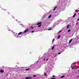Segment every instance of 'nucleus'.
<instances>
[{
	"mask_svg": "<svg viewBox=\"0 0 79 79\" xmlns=\"http://www.w3.org/2000/svg\"><path fill=\"white\" fill-rule=\"evenodd\" d=\"M29 69H30V68H28V69H26V71H28V70H29Z\"/></svg>",
	"mask_w": 79,
	"mask_h": 79,
	"instance_id": "13",
	"label": "nucleus"
},
{
	"mask_svg": "<svg viewBox=\"0 0 79 79\" xmlns=\"http://www.w3.org/2000/svg\"><path fill=\"white\" fill-rule=\"evenodd\" d=\"M44 76H47V73H44Z\"/></svg>",
	"mask_w": 79,
	"mask_h": 79,
	"instance_id": "16",
	"label": "nucleus"
},
{
	"mask_svg": "<svg viewBox=\"0 0 79 79\" xmlns=\"http://www.w3.org/2000/svg\"><path fill=\"white\" fill-rule=\"evenodd\" d=\"M70 31H71V30L69 29L68 31V32H70Z\"/></svg>",
	"mask_w": 79,
	"mask_h": 79,
	"instance_id": "19",
	"label": "nucleus"
},
{
	"mask_svg": "<svg viewBox=\"0 0 79 79\" xmlns=\"http://www.w3.org/2000/svg\"><path fill=\"white\" fill-rule=\"evenodd\" d=\"M76 15H77V14H76V13H75V14L73 15V18H74V17H75L76 16Z\"/></svg>",
	"mask_w": 79,
	"mask_h": 79,
	"instance_id": "6",
	"label": "nucleus"
},
{
	"mask_svg": "<svg viewBox=\"0 0 79 79\" xmlns=\"http://www.w3.org/2000/svg\"><path fill=\"white\" fill-rule=\"evenodd\" d=\"M75 11L77 12H78V11H77V10H75Z\"/></svg>",
	"mask_w": 79,
	"mask_h": 79,
	"instance_id": "25",
	"label": "nucleus"
},
{
	"mask_svg": "<svg viewBox=\"0 0 79 79\" xmlns=\"http://www.w3.org/2000/svg\"><path fill=\"white\" fill-rule=\"evenodd\" d=\"M56 56V55L55 56Z\"/></svg>",
	"mask_w": 79,
	"mask_h": 79,
	"instance_id": "34",
	"label": "nucleus"
},
{
	"mask_svg": "<svg viewBox=\"0 0 79 79\" xmlns=\"http://www.w3.org/2000/svg\"><path fill=\"white\" fill-rule=\"evenodd\" d=\"M0 72L1 73H4V71H3V70H1L0 71Z\"/></svg>",
	"mask_w": 79,
	"mask_h": 79,
	"instance_id": "4",
	"label": "nucleus"
},
{
	"mask_svg": "<svg viewBox=\"0 0 79 79\" xmlns=\"http://www.w3.org/2000/svg\"><path fill=\"white\" fill-rule=\"evenodd\" d=\"M33 77H36V75H33Z\"/></svg>",
	"mask_w": 79,
	"mask_h": 79,
	"instance_id": "27",
	"label": "nucleus"
},
{
	"mask_svg": "<svg viewBox=\"0 0 79 79\" xmlns=\"http://www.w3.org/2000/svg\"><path fill=\"white\" fill-rule=\"evenodd\" d=\"M77 69V68L76 67H73V69Z\"/></svg>",
	"mask_w": 79,
	"mask_h": 79,
	"instance_id": "9",
	"label": "nucleus"
},
{
	"mask_svg": "<svg viewBox=\"0 0 79 79\" xmlns=\"http://www.w3.org/2000/svg\"><path fill=\"white\" fill-rule=\"evenodd\" d=\"M52 77H55V76L53 75V76H52Z\"/></svg>",
	"mask_w": 79,
	"mask_h": 79,
	"instance_id": "32",
	"label": "nucleus"
},
{
	"mask_svg": "<svg viewBox=\"0 0 79 79\" xmlns=\"http://www.w3.org/2000/svg\"><path fill=\"white\" fill-rule=\"evenodd\" d=\"M40 26H41V25H40L38 26V27H40Z\"/></svg>",
	"mask_w": 79,
	"mask_h": 79,
	"instance_id": "20",
	"label": "nucleus"
},
{
	"mask_svg": "<svg viewBox=\"0 0 79 79\" xmlns=\"http://www.w3.org/2000/svg\"><path fill=\"white\" fill-rule=\"evenodd\" d=\"M48 59H47L46 60V61H48Z\"/></svg>",
	"mask_w": 79,
	"mask_h": 79,
	"instance_id": "30",
	"label": "nucleus"
},
{
	"mask_svg": "<svg viewBox=\"0 0 79 79\" xmlns=\"http://www.w3.org/2000/svg\"><path fill=\"white\" fill-rule=\"evenodd\" d=\"M28 31H29V29L27 28L26 30H25L24 31V33H26V32H28Z\"/></svg>",
	"mask_w": 79,
	"mask_h": 79,
	"instance_id": "1",
	"label": "nucleus"
},
{
	"mask_svg": "<svg viewBox=\"0 0 79 79\" xmlns=\"http://www.w3.org/2000/svg\"><path fill=\"white\" fill-rule=\"evenodd\" d=\"M56 8H57V6H56L54 8L53 10V11H55V10H56Z\"/></svg>",
	"mask_w": 79,
	"mask_h": 79,
	"instance_id": "5",
	"label": "nucleus"
},
{
	"mask_svg": "<svg viewBox=\"0 0 79 79\" xmlns=\"http://www.w3.org/2000/svg\"><path fill=\"white\" fill-rule=\"evenodd\" d=\"M77 21H79V18L77 19Z\"/></svg>",
	"mask_w": 79,
	"mask_h": 79,
	"instance_id": "31",
	"label": "nucleus"
},
{
	"mask_svg": "<svg viewBox=\"0 0 79 79\" xmlns=\"http://www.w3.org/2000/svg\"><path fill=\"white\" fill-rule=\"evenodd\" d=\"M21 34H22V32H20L19 33H18V35H21Z\"/></svg>",
	"mask_w": 79,
	"mask_h": 79,
	"instance_id": "11",
	"label": "nucleus"
},
{
	"mask_svg": "<svg viewBox=\"0 0 79 79\" xmlns=\"http://www.w3.org/2000/svg\"><path fill=\"white\" fill-rule=\"evenodd\" d=\"M55 41V39H53L52 40V43H53V41Z\"/></svg>",
	"mask_w": 79,
	"mask_h": 79,
	"instance_id": "22",
	"label": "nucleus"
},
{
	"mask_svg": "<svg viewBox=\"0 0 79 79\" xmlns=\"http://www.w3.org/2000/svg\"><path fill=\"white\" fill-rule=\"evenodd\" d=\"M72 39H71L69 41V44H70V43H71V42H72Z\"/></svg>",
	"mask_w": 79,
	"mask_h": 79,
	"instance_id": "7",
	"label": "nucleus"
},
{
	"mask_svg": "<svg viewBox=\"0 0 79 79\" xmlns=\"http://www.w3.org/2000/svg\"><path fill=\"white\" fill-rule=\"evenodd\" d=\"M63 77H64V76H63L60 77V78H63Z\"/></svg>",
	"mask_w": 79,
	"mask_h": 79,
	"instance_id": "17",
	"label": "nucleus"
},
{
	"mask_svg": "<svg viewBox=\"0 0 79 79\" xmlns=\"http://www.w3.org/2000/svg\"><path fill=\"white\" fill-rule=\"evenodd\" d=\"M71 66L72 69H74V67H73V66L71 65Z\"/></svg>",
	"mask_w": 79,
	"mask_h": 79,
	"instance_id": "18",
	"label": "nucleus"
},
{
	"mask_svg": "<svg viewBox=\"0 0 79 79\" xmlns=\"http://www.w3.org/2000/svg\"><path fill=\"white\" fill-rule=\"evenodd\" d=\"M43 60H45V59H44Z\"/></svg>",
	"mask_w": 79,
	"mask_h": 79,
	"instance_id": "33",
	"label": "nucleus"
},
{
	"mask_svg": "<svg viewBox=\"0 0 79 79\" xmlns=\"http://www.w3.org/2000/svg\"><path fill=\"white\" fill-rule=\"evenodd\" d=\"M50 79H55V78H50Z\"/></svg>",
	"mask_w": 79,
	"mask_h": 79,
	"instance_id": "23",
	"label": "nucleus"
},
{
	"mask_svg": "<svg viewBox=\"0 0 79 79\" xmlns=\"http://www.w3.org/2000/svg\"><path fill=\"white\" fill-rule=\"evenodd\" d=\"M61 32V31L60 30L59 31V33H60Z\"/></svg>",
	"mask_w": 79,
	"mask_h": 79,
	"instance_id": "24",
	"label": "nucleus"
},
{
	"mask_svg": "<svg viewBox=\"0 0 79 79\" xmlns=\"http://www.w3.org/2000/svg\"><path fill=\"white\" fill-rule=\"evenodd\" d=\"M30 28H31V29H33V28H34V27H30Z\"/></svg>",
	"mask_w": 79,
	"mask_h": 79,
	"instance_id": "21",
	"label": "nucleus"
},
{
	"mask_svg": "<svg viewBox=\"0 0 79 79\" xmlns=\"http://www.w3.org/2000/svg\"><path fill=\"white\" fill-rule=\"evenodd\" d=\"M50 30H52V28H49L48 29V31H50Z\"/></svg>",
	"mask_w": 79,
	"mask_h": 79,
	"instance_id": "14",
	"label": "nucleus"
},
{
	"mask_svg": "<svg viewBox=\"0 0 79 79\" xmlns=\"http://www.w3.org/2000/svg\"><path fill=\"white\" fill-rule=\"evenodd\" d=\"M54 48H55V47L54 46L52 47V49L53 50Z\"/></svg>",
	"mask_w": 79,
	"mask_h": 79,
	"instance_id": "15",
	"label": "nucleus"
},
{
	"mask_svg": "<svg viewBox=\"0 0 79 79\" xmlns=\"http://www.w3.org/2000/svg\"><path fill=\"white\" fill-rule=\"evenodd\" d=\"M40 24H42V23L41 22H39L37 24V25H40Z\"/></svg>",
	"mask_w": 79,
	"mask_h": 79,
	"instance_id": "2",
	"label": "nucleus"
},
{
	"mask_svg": "<svg viewBox=\"0 0 79 79\" xmlns=\"http://www.w3.org/2000/svg\"><path fill=\"white\" fill-rule=\"evenodd\" d=\"M51 17H52V15H50L48 17V18L50 19V18H51Z\"/></svg>",
	"mask_w": 79,
	"mask_h": 79,
	"instance_id": "8",
	"label": "nucleus"
},
{
	"mask_svg": "<svg viewBox=\"0 0 79 79\" xmlns=\"http://www.w3.org/2000/svg\"><path fill=\"white\" fill-rule=\"evenodd\" d=\"M31 78H32V77H26L25 78V79H31Z\"/></svg>",
	"mask_w": 79,
	"mask_h": 79,
	"instance_id": "3",
	"label": "nucleus"
},
{
	"mask_svg": "<svg viewBox=\"0 0 79 79\" xmlns=\"http://www.w3.org/2000/svg\"><path fill=\"white\" fill-rule=\"evenodd\" d=\"M60 35H59L58 37V38H57V39H60Z\"/></svg>",
	"mask_w": 79,
	"mask_h": 79,
	"instance_id": "12",
	"label": "nucleus"
},
{
	"mask_svg": "<svg viewBox=\"0 0 79 79\" xmlns=\"http://www.w3.org/2000/svg\"><path fill=\"white\" fill-rule=\"evenodd\" d=\"M34 32V31H31V33H33V32Z\"/></svg>",
	"mask_w": 79,
	"mask_h": 79,
	"instance_id": "29",
	"label": "nucleus"
},
{
	"mask_svg": "<svg viewBox=\"0 0 79 79\" xmlns=\"http://www.w3.org/2000/svg\"><path fill=\"white\" fill-rule=\"evenodd\" d=\"M76 25H77V24H78V23H76Z\"/></svg>",
	"mask_w": 79,
	"mask_h": 79,
	"instance_id": "28",
	"label": "nucleus"
},
{
	"mask_svg": "<svg viewBox=\"0 0 79 79\" xmlns=\"http://www.w3.org/2000/svg\"><path fill=\"white\" fill-rule=\"evenodd\" d=\"M60 54H61V52H60L58 53V55H60Z\"/></svg>",
	"mask_w": 79,
	"mask_h": 79,
	"instance_id": "26",
	"label": "nucleus"
},
{
	"mask_svg": "<svg viewBox=\"0 0 79 79\" xmlns=\"http://www.w3.org/2000/svg\"><path fill=\"white\" fill-rule=\"evenodd\" d=\"M69 25H68L67 26V28H69Z\"/></svg>",
	"mask_w": 79,
	"mask_h": 79,
	"instance_id": "10",
	"label": "nucleus"
}]
</instances>
